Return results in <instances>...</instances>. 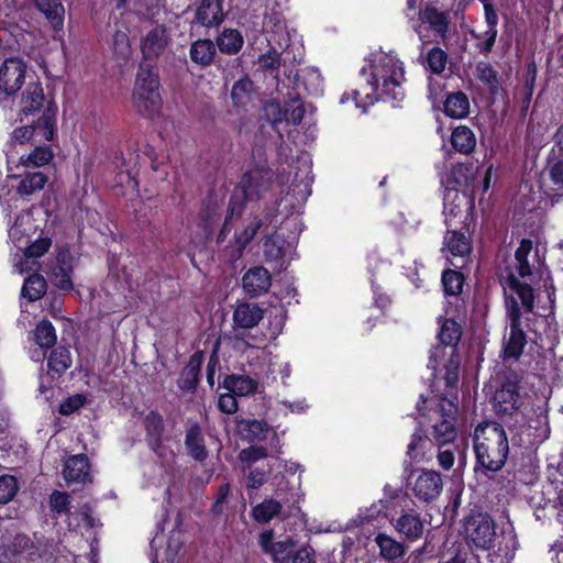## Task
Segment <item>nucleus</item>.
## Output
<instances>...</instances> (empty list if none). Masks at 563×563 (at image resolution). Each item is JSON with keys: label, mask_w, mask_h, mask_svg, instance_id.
<instances>
[{"label": "nucleus", "mask_w": 563, "mask_h": 563, "mask_svg": "<svg viewBox=\"0 0 563 563\" xmlns=\"http://www.w3.org/2000/svg\"><path fill=\"white\" fill-rule=\"evenodd\" d=\"M360 75L367 76L366 88H369V92H366L367 103L374 104L382 100L398 107L404 100V63L396 56L382 53L371 59L367 66L362 67Z\"/></svg>", "instance_id": "f257e3e1"}, {"label": "nucleus", "mask_w": 563, "mask_h": 563, "mask_svg": "<svg viewBox=\"0 0 563 563\" xmlns=\"http://www.w3.org/2000/svg\"><path fill=\"white\" fill-rule=\"evenodd\" d=\"M416 407L420 416L435 417L434 423L431 424L429 440L438 445V448L452 445L454 449H457L455 444L457 439L456 420L459 410L457 385H454V388L445 386L444 391L440 395L431 397L421 395Z\"/></svg>", "instance_id": "f03ea898"}, {"label": "nucleus", "mask_w": 563, "mask_h": 563, "mask_svg": "<svg viewBox=\"0 0 563 563\" xmlns=\"http://www.w3.org/2000/svg\"><path fill=\"white\" fill-rule=\"evenodd\" d=\"M476 463L485 471H500L508 459L509 442L503 424L496 421L479 423L473 435Z\"/></svg>", "instance_id": "7ed1b4c3"}, {"label": "nucleus", "mask_w": 563, "mask_h": 563, "mask_svg": "<svg viewBox=\"0 0 563 563\" xmlns=\"http://www.w3.org/2000/svg\"><path fill=\"white\" fill-rule=\"evenodd\" d=\"M274 172L267 163H255L240 178L230 196L231 213H244L249 202L263 199L272 189Z\"/></svg>", "instance_id": "20e7f679"}, {"label": "nucleus", "mask_w": 563, "mask_h": 563, "mask_svg": "<svg viewBox=\"0 0 563 563\" xmlns=\"http://www.w3.org/2000/svg\"><path fill=\"white\" fill-rule=\"evenodd\" d=\"M161 78L156 63H140L132 92V102L137 113L153 119L161 113L163 98Z\"/></svg>", "instance_id": "39448f33"}, {"label": "nucleus", "mask_w": 563, "mask_h": 563, "mask_svg": "<svg viewBox=\"0 0 563 563\" xmlns=\"http://www.w3.org/2000/svg\"><path fill=\"white\" fill-rule=\"evenodd\" d=\"M440 325L438 332L439 346L431 352L429 357V367L435 368L438 365V356L442 349H450L449 357L444 364V376L446 387H453L459 384L461 358L457 353V345L462 338V325L455 321L454 317H439Z\"/></svg>", "instance_id": "423d86ee"}, {"label": "nucleus", "mask_w": 563, "mask_h": 563, "mask_svg": "<svg viewBox=\"0 0 563 563\" xmlns=\"http://www.w3.org/2000/svg\"><path fill=\"white\" fill-rule=\"evenodd\" d=\"M507 317L509 320V334L504 338L503 358L518 361L523 354L528 343L527 331H531L532 317L523 318L521 307L516 298L506 299Z\"/></svg>", "instance_id": "0eeeda50"}, {"label": "nucleus", "mask_w": 563, "mask_h": 563, "mask_svg": "<svg viewBox=\"0 0 563 563\" xmlns=\"http://www.w3.org/2000/svg\"><path fill=\"white\" fill-rule=\"evenodd\" d=\"M264 318V309L258 303L240 302L233 311L234 340L247 347H258L265 343V334H252L249 330Z\"/></svg>", "instance_id": "6e6552de"}, {"label": "nucleus", "mask_w": 563, "mask_h": 563, "mask_svg": "<svg viewBox=\"0 0 563 563\" xmlns=\"http://www.w3.org/2000/svg\"><path fill=\"white\" fill-rule=\"evenodd\" d=\"M463 530L468 545L490 550L495 547V521L487 512L471 510L463 519Z\"/></svg>", "instance_id": "1a4fd4ad"}, {"label": "nucleus", "mask_w": 563, "mask_h": 563, "mask_svg": "<svg viewBox=\"0 0 563 563\" xmlns=\"http://www.w3.org/2000/svg\"><path fill=\"white\" fill-rule=\"evenodd\" d=\"M53 110V126L57 128L58 106L53 96H46L40 81L29 82L22 92L20 100V115H38L36 120H43L47 115V109Z\"/></svg>", "instance_id": "9d476101"}, {"label": "nucleus", "mask_w": 563, "mask_h": 563, "mask_svg": "<svg viewBox=\"0 0 563 563\" xmlns=\"http://www.w3.org/2000/svg\"><path fill=\"white\" fill-rule=\"evenodd\" d=\"M57 128L53 126V110L47 109V115L43 120H33L32 123L18 126L11 134V140L15 144L23 145L31 141L52 142L56 135Z\"/></svg>", "instance_id": "9b49d317"}, {"label": "nucleus", "mask_w": 563, "mask_h": 563, "mask_svg": "<svg viewBox=\"0 0 563 563\" xmlns=\"http://www.w3.org/2000/svg\"><path fill=\"white\" fill-rule=\"evenodd\" d=\"M494 409L496 415L507 422V418L517 415L522 399L519 393V384L516 380L506 379L494 394Z\"/></svg>", "instance_id": "f8f14e48"}, {"label": "nucleus", "mask_w": 563, "mask_h": 563, "mask_svg": "<svg viewBox=\"0 0 563 563\" xmlns=\"http://www.w3.org/2000/svg\"><path fill=\"white\" fill-rule=\"evenodd\" d=\"M274 536L273 529H265L258 534L257 543L261 551L268 555L273 563H290L297 550V542L289 536L275 541Z\"/></svg>", "instance_id": "ddd939ff"}, {"label": "nucleus", "mask_w": 563, "mask_h": 563, "mask_svg": "<svg viewBox=\"0 0 563 563\" xmlns=\"http://www.w3.org/2000/svg\"><path fill=\"white\" fill-rule=\"evenodd\" d=\"M27 65L21 57L5 58L0 65V92L15 95L25 81Z\"/></svg>", "instance_id": "4468645a"}, {"label": "nucleus", "mask_w": 563, "mask_h": 563, "mask_svg": "<svg viewBox=\"0 0 563 563\" xmlns=\"http://www.w3.org/2000/svg\"><path fill=\"white\" fill-rule=\"evenodd\" d=\"M224 0H196L192 23L206 29L219 27L227 16Z\"/></svg>", "instance_id": "2eb2a0df"}, {"label": "nucleus", "mask_w": 563, "mask_h": 563, "mask_svg": "<svg viewBox=\"0 0 563 563\" xmlns=\"http://www.w3.org/2000/svg\"><path fill=\"white\" fill-rule=\"evenodd\" d=\"M276 218L275 211L271 210L265 213L264 219L254 216L252 221L243 228L240 233L234 234V242L229 246L231 249V257L238 260L243 255L246 246L252 242L263 225H272Z\"/></svg>", "instance_id": "dca6fc26"}, {"label": "nucleus", "mask_w": 563, "mask_h": 563, "mask_svg": "<svg viewBox=\"0 0 563 563\" xmlns=\"http://www.w3.org/2000/svg\"><path fill=\"white\" fill-rule=\"evenodd\" d=\"M168 34L164 24H157L152 27L145 36L141 38L140 48L143 56L142 63H156L168 45Z\"/></svg>", "instance_id": "f3484780"}, {"label": "nucleus", "mask_w": 563, "mask_h": 563, "mask_svg": "<svg viewBox=\"0 0 563 563\" xmlns=\"http://www.w3.org/2000/svg\"><path fill=\"white\" fill-rule=\"evenodd\" d=\"M442 488L443 482L440 473L433 470H422L415 479L412 492L419 500L429 504L440 496Z\"/></svg>", "instance_id": "a211bd4d"}, {"label": "nucleus", "mask_w": 563, "mask_h": 563, "mask_svg": "<svg viewBox=\"0 0 563 563\" xmlns=\"http://www.w3.org/2000/svg\"><path fill=\"white\" fill-rule=\"evenodd\" d=\"M390 523L399 536L408 541H417L423 536L424 521L415 509H402L397 518H390Z\"/></svg>", "instance_id": "6ab92c4d"}, {"label": "nucleus", "mask_w": 563, "mask_h": 563, "mask_svg": "<svg viewBox=\"0 0 563 563\" xmlns=\"http://www.w3.org/2000/svg\"><path fill=\"white\" fill-rule=\"evenodd\" d=\"M205 361V353L201 350L190 355L188 363L184 366L177 380V386L184 393L194 394L197 390L201 367Z\"/></svg>", "instance_id": "aec40b11"}, {"label": "nucleus", "mask_w": 563, "mask_h": 563, "mask_svg": "<svg viewBox=\"0 0 563 563\" xmlns=\"http://www.w3.org/2000/svg\"><path fill=\"white\" fill-rule=\"evenodd\" d=\"M465 275L457 269L445 268L441 274V284L445 297H454L456 299L455 310L457 314L463 309L465 310V299L463 296V287L465 284Z\"/></svg>", "instance_id": "412c9836"}, {"label": "nucleus", "mask_w": 563, "mask_h": 563, "mask_svg": "<svg viewBox=\"0 0 563 563\" xmlns=\"http://www.w3.org/2000/svg\"><path fill=\"white\" fill-rule=\"evenodd\" d=\"M272 276L263 266L250 268L242 277V286L250 297H258L268 291Z\"/></svg>", "instance_id": "4be33fe9"}, {"label": "nucleus", "mask_w": 563, "mask_h": 563, "mask_svg": "<svg viewBox=\"0 0 563 563\" xmlns=\"http://www.w3.org/2000/svg\"><path fill=\"white\" fill-rule=\"evenodd\" d=\"M419 18L441 38L448 36L450 26L449 11H440L432 3H427L423 9L419 10Z\"/></svg>", "instance_id": "5701e85b"}, {"label": "nucleus", "mask_w": 563, "mask_h": 563, "mask_svg": "<svg viewBox=\"0 0 563 563\" xmlns=\"http://www.w3.org/2000/svg\"><path fill=\"white\" fill-rule=\"evenodd\" d=\"M142 422L148 446L154 452H157L163 448V435L165 432L163 416L157 410H150Z\"/></svg>", "instance_id": "b1692460"}, {"label": "nucleus", "mask_w": 563, "mask_h": 563, "mask_svg": "<svg viewBox=\"0 0 563 563\" xmlns=\"http://www.w3.org/2000/svg\"><path fill=\"white\" fill-rule=\"evenodd\" d=\"M185 448L190 457L196 462L203 463L208 456V450L205 442L202 429L198 422L189 426L185 435Z\"/></svg>", "instance_id": "393cba45"}, {"label": "nucleus", "mask_w": 563, "mask_h": 563, "mask_svg": "<svg viewBox=\"0 0 563 563\" xmlns=\"http://www.w3.org/2000/svg\"><path fill=\"white\" fill-rule=\"evenodd\" d=\"M35 9L44 15L53 30L60 31L64 26L65 8L62 0H33Z\"/></svg>", "instance_id": "a878e982"}, {"label": "nucleus", "mask_w": 563, "mask_h": 563, "mask_svg": "<svg viewBox=\"0 0 563 563\" xmlns=\"http://www.w3.org/2000/svg\"><path fill=\"white\" fill-rule=\"evenodd\" d=\"M64 477L67 482L85 483L90 477V462L86 454L70 456L64 468Z\"/></svg>", "instance_id": "bb28decb"}, {"label": "nucleus", "mask_w": 563, "mask_h": 563, "mask_svg": "<svg viewBox=\"0 0 563 563\" xmlns=\"http://www.w3.org/2000/svg\"><path fill=\"white\" fill-rule=\"evenodd\" d=\"M216 55V44L209 38H198L190 44V60L201 68L211 66L214 62Z\"/></svg>", "instance_id": "cd10ccee"}, {"label": "nucleus", "mask_w": 563, "mask_h": 563, "mask_svg": "<svg viewBox=\"0 0 563 563\" xmlns=\"http://www.w3.org/2000/svg\"><path fill=\"white\" fill-rule=\"evenodd\" d=\"M19 178L15 191L22 198H27L42 190L48 181L47 175L40 170H25Z\"/></svg>", "instance_id": "c85d7f7f"}, {"label": "nucleus", "mask_w": 563, "mask_h": 563, "mask_svg": "<svg viewBox=\"0 0 563 563\" xmlns=\"http://www.w3.org/2000/svg\"><path fill=\"white\" fill-rule=\"evenodd\" d=\"M443 112L452 119H464L470 113V100L465 92L459 90L446 95Z\"/></svg>", "instance_id": "c756f323"}, {"label": "nucleus", "mask_w": 563, "mask_h": 563, "mask_svg": "<svg viewBox=\"0 0 563 563\" xmlns=\"http://www.w3.org/2000/svg\"><path fill=\"white\" fill-rule=\"evenodd\" d=\"M507 285L518 296L523 312L528 314L533 313L536 296L532 286L527 284L526 282H521L514 274H510L508 276Z\"/></svg>", "instance_id": "7c9ffc66"}, {"label": "nucleus", "mask_w": 563, "mask_h": 563, "mask_svg": "<svg viewBox=\"0 0 563 563\" xmlns=\"http://www.w3.org/2000/svg\"><path fill=\"white\" fill-rule=\"evenodd\" d=\"M444 245L453 256L464 257L470 255L472 243L468 235L460 230H446Z\"/></svg>", "instance_id": "2f4dec72"}, {"label": "nucleus", "mask_w": 563, "mask_h": 563, "mask_svg": "<svg viewBox=\"0 0 563 563\" xmlns=\"http://www.w3.org/2000/svg\"><path fill=\"white\" fill-rule=\"evenodd\" d=\"M240 434L243 440L255 443L267 438L269 426L266 421L257 419H242L239 422Z\"/></svg>", "instance_id": "473e14b6"}, {"label": "nucleus", "mask_w": 563, "mask_h": 563, "mask_svg": "<svg viewBox=\"0 0 563 563\" xmlns=\"http://www.w3.org/2000/svg\"><path fill=\"white\" fill-rule=\"evenodd\" d=\"M452 147L461 154L470 155L475 151L476 136L466 125L455 126L450 139Z\"/></svg>", "instance_id": "72a5a7b5"}, {"label": "nucleus", "mask_w": 563, "mask_h": 563, "mask_svg": "<svg viewBox=\"0 0 563 563\" xmlns=\"http://www.w3.org/2000/svg\"><path fill=\"white\" fill-rule=\"evenodd\" d=\"M214 44L221 53L235 55L243 47L244 38L239 30L224 27L217 36Z\"/></svg>", "instance_id": "f704fd0d"}, {"label": "nucleus", "mask_w": 563, "mask_h": 563, "mask_svg": "<svg viewBox=\"0 0 563 563\" xmlns=\"http://www.w3.org/2000/svg\"><path fill=\"white\" fill-rule=\"evenodd\" d=\"M375 542L379 549L380 556L388 562H395L406 553V545L386 533H378Z\"/></svg>", "instance_id": "c9c22d12"}, {"label": "nucleus", "mask_w": 563, "mask_h": 563, "mask_svg": "<svg viewBox=\"0 0 563 563\" xmlns=\"http://www.w3.org/2000/svg\"><path fill=\"white\" fill-rule=\"evenodd\" d=\"M257 382L247 375L231 374L223 380V387L240 397L252 395L257 389Z\"/></svg>", "instance_id": "e433bc0d"}, {"label": "nucleus", "mask_w": 563, "mask_h": 563, "mask_svg": "<svg viewBox=\"0 0 563 563\" xmlns=\"http://www.w3.org/2000/svg\"><path fill=\"white\" fill-rule=\"evenodd\" d=\"M282 504L274 498H266L252 509L253 519L261 525L268 523L282 512Z\"/></svg>", "instance_id": "4c0bfd02"}, {"label": "nucleus", "mask_w": 563, "mask_h": 563, "mask_svg": "<svg viewBox=\"0 0 563 563\" xmlns=\"http://www.w3.org/2000/svg\"><path fill=\"white\" fill-rule=\"evenodd\" d=\"M53 158L54 152L51 145L44 144L35 146L30 154L21 156V164L26 168H37L49 164Z\"/></svg>", "instance_id": "58836bf2"}, {"label": "nucleus", "mask_w": 563, "mask_h": 563, "mask_svg": "<svg viewBox=\"0 0 563 563\" xmlns=\"http://www.w3.org/2000/svg\"><path fill=\"white\" fill-rule=\"evenodd\" d=\"M221 214L219 212V206L210 201H203L202 207L199 211V227L207 236L211 235L214 231V227L220 220Z\"/></svg>", "instance_id": "ea45409f"}, {"label": "nucleus", "mask_w": 563, "mask_h": 563, "mask_svg": "<svg viewBox=\"0 0 563 563\" xmlns=\"http://www.w3.org/2000/svg\"><path fill=\"white\" fill-rule=\"evenodd\" d=\"M253 91V81L249 76L236 80L231 89V100L235 108H245L251 100Z\"/></svg>", "instance_id": "a19ab883"}, {"label": "nucleus", "mask_w": 563, "mask_h": 563, "mask_svg": "<svg viewBox=\"0 0 563 563\" xmlns=\"http://www.w3.org/2000/svg\"><path fill=\"white\" fill-rule=\"evenodd\" d=\"M477 79L487 87L490 95L497 96L500 90L498 73L489 63L479 62L476 65Z\"/></svg>", "instance_id": "79ce46f5"}, {"label": "nucleus", "mask_w": 563, "mask_h": 563, "mask_svg": "<svg viewBox=\"0 0 563 563\" xmlns=\"http://www.w3.org/2000/svg\"><path fill=\"white\" fill-rule=\"evenodd\" d=\"M48 369L58 376L64 374L71 366L70 352L65 346H57L52 350L47 358Z\"/></svg>", "instance_id": "37998d69"}, {"label": "nucleus", "mask_w": 563, "mask_h": 563, "mask_svg": "<svg viewBox=\"0 0 563 563\" xmlns=\"http://www.w3.org/2000/svg\"><path fill=\"white\" fill-rule=\"evenodd\" d=\"M34 341L43 350H48L56 344V331L49 320L44 319L37 323L34 330Z\"/></svg>", "instance_id": "c03bdc74"}, {"label": "nucleus", "mask_w": 563, "mask_h": 563, "mask_svg": "<svg viewBox=\"0 0 563 563\" xmlns=\"http://www.w3.org/2000/svg\"><path fill=\"white\" fill-rule=\"evenodd\" d=\"M46 288L45 278L40 274H33L25 279L21 294L30 301H36L45 295Z\"/></svg>", "instance_id": "a18cd8bd"}, {"label": "nucleus", "mask_w": 563, "mask_h": 563, "mask_svg": "<svg viewBox=\"0 0 563 563\" xmlns=\"http://www.w3.org/2000/svg\"><path fill=\"white\" fill-rule=\"evenodd\" d=\"M272 472V466L267 463L265 466H252L249 468V474L245 476V486L247 490H257L268 479Z\"/></svg>", "instance_id": "49530a36"}, {"label": "nucleus", "mask_w": 563, "mask_h": 563, "mask_svg": "<svg viewBox=\"0 0 563 563\" xmlns=\"http://www.w3.org/2000/svg\"><path fill=\"white\" fill-rule=\"evenodd\" d=\"M448 54L439 46H434L428 51L426 56V68L432 74L440 75L446 66Z\"/></svg>", "instance_id": "de8ad7c7"}, {"label": "nucleus", "mask_w": 563, "mask_h": 563, "mask_svg": "<svg viewBox=\"0 0 563 563\" xmlns=\"http://www.w3.org/2000/svg\"><path fill=\"white\" fill-rule=\"evenodd\" d=\"M267 456L268 450L262 445H251L239 453V460L242 462L244 470L251 468L256 462Z\"/></svg>", "instance_id": "09e8293b"}, {"label": "nucleus", "mask_w": 563, "mask_h": 563, "mask_svg": "<svg viewBox=\"0 0 563 563\" xmlns=\"http://www.w3.org/2000/svg\"><path fill=\"white\" fill-rule=\"evenodd\" d=\"M19 490L18 479L12 475L0 476V504H7L14 498Z\"/></svg>", "instance_id": "8fccbe9b"}, {"label": "nucleus", "mask_w": 563, "mask_h": 563, "mask_svg": "<svg viewBox=\"0 0 563 563\" xmlns=\"http://www.w3.org/2000/svg\"><path fill=\"white\" fill-rule=\"evenodd\" d=\"M366 92H369V88H366V84L362 89H352L351 91H345L342 93L340 98L341 103H346L350 100L355 102L356 108H361L364 111L372 104L367 103Z\"/></svg>", "instance_id": "3c124183"}, {"label": "nucleus", "mask_w": 563, "mask_h": 563, "mask_svg": "<svg viewBox=\"0 0 563 563\" xmlns=\"http://www.w3.org/2000/svg\"><path fill=\"white\" fill-rule=\"evenodd\" d=\"M280 53L276 48L272 47L265 54L260 56V65L264 71L278 73L280 67Z\"/></svg>", "instance_id": "603ef678"}, {"label": "nucleus", "mask_w": 563, "mask_h": 563, "mask_svg": "<svg viewBox=\"0 0 563 563\" xmlns=\"http://www.w3.org/2000/svg\"><path fill=\"white\" fill-rule=\"evenodd\" d=\"M49 507L52 511L62 515L69 512L70 497L65 492L54 490L49 496Z\"/></svg>", "instance_id": "864d4df0"}, {"label": "nucleus", "mask_w": 563, "mask_h": 563, "mask_svg": "<svg viewBox=\"0 0 563 563\" xmlns=\"http://www.w3.org/2000/svg\"><path fill=\"white\" fill-rule=\"evenodd\" d=\"M426 438L429 439V435H426L421 428H418L412 433L411 440L407 448V455L410 457V460H417L422 455Z\"/></svg>", "instance_id": "5fc2aeb1"}, {"label": "nucleus", "mask_w": 563, "mask_h": 563, "mask_svg": "<svg viewBox=\"0 0 563 563\" xmlns=\"http://www.w3.org/2000/svg\"><path fill=\"white\" fill-rule=\"evenodd\" d=\"M87 402V398L82 394H76L67 397L64 401L60 402L58 412L62 416H70L76 412L80 408H82Z\"/></svg>", "instance_id": "6e6d98bb"}, {"label": "nucleus", "mask_w": 563, "mask_h": 563, "mask_svg": "<svg viewBox=\"0 0 563 563\" xmlns=\"http://www.w3.org/2000/svg\"><path fill=\"white\" fill-rule=\"evenodd\" d=\"M498 31L485 30L479 34H473L475 38L478 40L476 43V48L482 54H489L493 52V48L496 43Z\"/></svg>", "instance_id": "4d7b16f0"}, {"label": "nucleus", "mask_w": 563, "mask_h": 563, "mask_svg": "<svg viewBox=\"0 0 563 563\" xmlns=\"http://www.w3.org/2000/svg\"><path fill=\"white\" fill-rule=\"evenodd\" d=\"M113 52L118 56L126 57L131 53L130 37L120 30H117L112 35Z\"/></svg>", "instance_id": "13d9d810"}, {"label": "nucleus", "mask_w": 563, "mask_h": 563, "mask_svg": "<svg viewBox=\"0 0 563 563\" xmlns=\"http://www.w3.org/2000/svg\"><path fill=\"white\" fill-rule=\"evenodd\" d=\"M52 245L49 238H38L26 246L24 254L27 258H38L48 252Z\"/></svg>", "instance_id": "bf43d9fd"}, {"label": "nucleus", "mask_w": 563, "mask_h": 563, "mask_svg": "<svg viewBox=\"0 0 563 563\" xmlns=\"http://www.w3.org/2000/svg\"><path fill=\"white\" fill-rule=\"evenodd\" d=\"M371 288L373 291L374 305L380 310L387 309L391 305V298L384 291L383 287L376 283L373 276L371 278Z\"/></svg>", "instance_id": "052dcab7"}, {"label": "nucleus", "mask_w": 563, "mask_h": 563, "mask_svg": "<svg viewBox=\"0 0 563 563\" xmlns=\"http://www.w3.org/2000/svg\"><path fill=\"white\" fill-rule=\"evenodd\" d=\"M265 111L272 125L287 121L288 109L282 107L279 102H271L267 104Z\"/></svg>", "instance_id": "680f3d73"}, {"label": "nucleus", "mask_w": 563, "mask_h": 563, "mask_svg": "<svg viewBox=\"0 0 563 563\" xmlns=\"http://www.w3.org/2000/svg\"><path fill=\"white\" fill-rule=\"evenodd\" d=\"M243 216V213H231V200L229 199L228 208H227V214L223 221V224L217 235V244H221L225 241L228 234L231 232L232 229V221L240 219Z\"/></svg>", "instance_id": "e2e57ef3"}, {"label": "nucleus", "mask_w": 563, "mask_h": 563, "mask_svg": "<svg viewBox=\"0 0 563 563\" xmlns=\"http://www.w3.org/2000/svg\"><path fill=\"white\" fill-rule=\"evenodd\" d=\"M74 256L67 245L60 246L57 249L56 253V263L58 271H68L74 272L73 267Z\"/></svg>", "instance_id": "0e129e2a"}, {"label": "nucleus", "mask_w": 563, "mask_h": 563, "mask_svg": "<svg viewBox=\"0 0 563 563\" xmlns=\"http://www.w3.org/2000/svg\"><path fill=\"white\" fill-rule=\"evenodd\" d=\"M236 395L228 391L221 394L218 399V409L227 415H233L239 409V404L235 398Z\"/></svg>", "instance_id": "69168bd1"}, {"label": "nucleus", "mask_w": 563, "mask_h": 563, "mask_svg": "<svg viewBox=\"0 0 563 563\" xmlns=\"http://www.w3.org/2000/svg\"><path fill=\"white\" fill-rule=\"evenodd\" d=\"M455 451L461 453L459 448L454 449V446H452V445H448V448L446 446L439 448V452H438L437 459H438L439 465L443 470L449 471L454 465V461H455L454 452Z\"/></svg>", "instance_id": "338daca9"}, {"label": "nucleus", "mask_w": 563, "mask_h": 563, "mask_svg": "<svg viewBox=\"0 0 563 563\" xmlns=\"http://www.w3.org/2000/svg\"><path fill=\"white\" fill-rule=\"evenodd\" d=\"M290 563H317L316 552L310 547L297 548L294 555L290 559Z\"/></svg>", "instance_id": "774afa93"}]
</instances>
